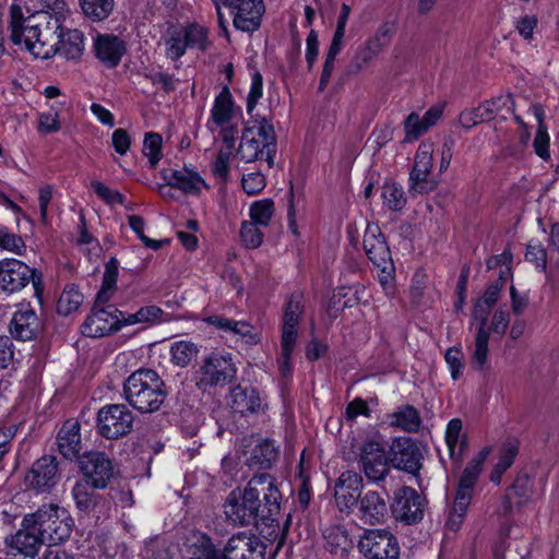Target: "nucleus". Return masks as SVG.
Wrapping results in <instances>:
<instances>
[{"label": "nucleus", "mask_w": 559, "mask_h": 559, "mask_svg": "<svg viewBox=\"0 0 559 559\" xmlns=\"http://www.w3.org/2000/svg\"><path fill=\"white\" fill-rule=\"evenodd\" d=\"M263 495L264 508L272 515L280 510L281 492L275 479L267 474L254 476L243 489L233 490L225 500L224 514L235 525H250L255 522Z\"/></svg>", "instance_id": "1"}, {"label": "nucleus", "mask_w": 559, "mask_h": 559, "mask_svg": "<svg viewBox=\"0 0 559 559\" xmlns=\"http://www.w3.org/2000/svg\"><path fill=\"white\" fill-rule=\"evenodd\" d=\"M25 16L17 4L10 8V38L13 44L23 46L26 51L38 59H49L55 56V35L61 28L43 12L27 11Z\"/></svg>", "instance_id": "2"}, {"label": "nucleus", "mask_w": 559, "mask_h": 559, "mask_svg": "<svg viewBox=\"0 0 559 559\" xmlns=\"http://www.w3.org/2000/svg\"><path fill=\"white\" fill-rule=\"evenodd\" d=\"M126 400L141 413H154L160 408L166 399L165 383L152 369H139L124 382Z\"/></svg>", "instance_id": "3"}, {"label": "nucleus", "mask_w": 559, "mask_h": 559, "mask_svg": "<svg viewBox=\"0 0 559 559\" xmlns=\"http://www.w3.org/2000/svg\"><path fill=\"white\" fill-rule=\"evenodd\" d=\"M43 544L56 545L67 540L73 530L74 521L69 512L57 504L43 506L27 513Z\"/></svg>", "instance_id": "4"}, {"label": "nucleus", "mask_w": 559, "mask_h": 559, "mask_svg": "<svg viewBox=\"0 0 559 559\" xmlns=\"http://www.w3.org/2000/svg\"><path fill=\"white\" fill-rule=\"evenodd\" d=\"M501 286L492 284L486 288L483 296L475 302L472 313V325L476 324V334L471 348V364L476 370H484L488 360L487 318L491 308L499 299Z\"/></svg>", "instance_id": "5"}, {"label": "nucleus", "mask_w": 559, "mask_h": 559, "mask_svg": "<svg viewBox=\"0 0 559 559\" xmlns=\"http://www.w3.org/2000/svg\"><path fill=\"white\" fill-rule=\"evenodd\" d=\"M237 366L234 356L226 352H214L204 356L194 371L195 385L207 390L224 386L234 381Z\"/></svg>", "instance_id": "6"}, {"label": "nucleus", "mask_w": 559, "mask_h": 559, "mask_svg": "<svg viewBox=\"0 0 559 559\" xmlns=\"http://www.w3.org/2000/svg\"><path fill=\"white\" fill-rule=\"evenodd\" d=\"M239 112L229 88L224 86L214 99L207 128L212 132H218L223 139H228V136L235 139Z\"/></svg>", "instance_id": "7"}, {"label": "nucleus", "mask_w": 559, "mask_h": 559, "mask_svg": "<svg viewBox=\"0 0 559 559\" xmlns=\"http://www.w3.org/2000/svg\"><path fill=\"white\" fill-rule=\"evenodd\" d=\"M275 134L272 124L263 120L245 130L238 147V156L245 163L263 157L265 150L274 144Z\"/></svg>", "instance_id": "8"}, {"label": "nucleus", "mask_w": 559, "mask_h": 559, "mask_svg": "<svg viewBox=\"0 0 559 559\" xmlns=\"http://www.w3.org/2000/svg\"><path fill=\"white\" fill-rule=\"evenodd\" d=\"M433 152L435 145L432 142L424 141L419 144L414 156L413 168L409 173L411 191L424 194L436 189L438 181L431 175Z\"/></svg>", "instance_id": "9"}, {"label": "nucleus", "mask_w": 559, "mask_h": 559, "mask_svg": "<svg viewBox=\"0 0 559 559\" xmlns=\"http://www.w3.org/2000/svg\"><path fill=\"white\" fill-rule=\"evenodd\" d=\"M133 414L123 404H111L102 407L97 415L98 432L107 439H117L132 430Z\"/></svg>", "instance_id": "10"}, {"label": "nucleus", "mask_w": 559, "mask_h": 559, "mask_svg": "<svg viewBox=\"0 0 559 559\" xmlns=\"http://www.w3.org/2000/svg\"><path fill=\"white\" fill-rule=\"evenodd\" d=\"M359 461L369 480H382L389 472L388 459L380 436L362 442L359 448Z\"/></svg>", "instance_id": "11"}, {"label": "nucleus", "mask_w": 559, "mask_h": 559, "mask_svg": "<svg viewBox=\"0 0 559 559\" xmlns=\"http://www.w3.org/2000/svg\"><path fill=\"white\" fill-rule=\"evenodd\" d=\"M265 544L254 534L239 532L231 535L217 559H264Z\"/></svg>", "instance_id": "12"}, {"label": "nucleus", "mask_w": 559, "mask_h": 559, "mask_svg": "<svg viewBox=\"0 0 559 559\" xmlns=\"http://www.w3.org/2000/svg\"><path fill=\"white\" fill-rule=\"evenodd\" d=\"M359 549L367 559H397L400 554L395 537L382 530L366 531Z\"/></svg>", "instance_id": "13"}, {"label": "nucleus", "mask_w": 559, "mask_h": 559, "mask_svg": "<svg viewBox=\"0 0 559 559\" xmlns=\"http://www.w3.org/2000/svg\"><path fill=\"white\" fill-rule=\"evenodd\" d=\"M4 545L10 555L35 558L44 544L28 518L24 515L20 528L4 538Z\"/></svg>", "instance_id": "14"}, {"label": "nucleus", "mask_w": 559, "mask_h": 559, "mask_svg": "<svg viewBox=\"0 0 559 559\" xmlns=\"http://www.w3.org/2000/svg\"><path fill=\"white\" fill-rule=\"evenodd\" d=\"M421 451L414 440L399 437L392 441L390 461L392 465L411 474H416L421 467Z\"/></svg>", "instance_id": "15"}, {"label": "nucleus", "mask_w": 559, "mask_h": 559, "mask_svg": "<svg viewBox=\"0 0 559 559\" xmlns=\"http://www.w3.org/2000/svg\"><path fill=\"white\" fill-rule=\"evenodd\" d=\"M121 313L112 307L94 308L81 326V332L87 337H103L122 326Z\"/></svg>", "instance_id": "16"}, {"label": "nucleus", "mask_w": 559, "mask_h": 559, "mask_svg": "<svg viewBox=\"0 0 559 559\" xmlns=\"http://www.w3.org/2000/svg\"><path fill=\"white\" fill-rule=\"evenodd\" d=\"M393 516L402 522L416 523L423 519V502L417 491L403 486L394 492L391 506Z\"/></svg>", "instance_id": "17"}, {"label": "nucleus", "mask_w": 559, "mask_h": 559, "mask_svg": "<svg viewBox=\"0 0 559 559\" xmlns=\"http://www.w3.org/2000/svg\"><path fill=\"white\" fill-rule=\"evenodd\" d=\"M81 471L86 483L94 488H105L112 476L110 460L100 452H88L80 460Z\"/></svg>", "instance_id": "18"}, {"label": "nucleus", "mask_w": 559, "mask_h": 559, "mask_svg": "<svg viewBox=\"0 0 559 559\" xmlns=\"http://www.w3.org/2000/svg\"><path fill=\"white\" fill-rule=\"evenodd\" d=\"M33 276V270L16 259L0 262V288L9 294L20 292Z\"/></svg>", "instance_id": "19"}, {"label": "nucleus", "mask_w": 559, "mask_h": 559, "mask_svg": "<svg viewBox=\"0 0 559 559\" xmlns=\"http://www.w3.org/2000/svg\"><path fill=\"white\" fill-rule=\"evenodd\" d=\"M230 9L235 27L242 32L258 29L265 11L263 0H237Z\"/></svg>", "instance_id": "20"}, {"label": "nucleus", "mask_w": 559, "mask_h": 559, "mask_svg": "<svg viewBox=\"0 0 559 559\" xmlns=\"http://www.w3.org/2000/svg\"><path fill=\"white\" fill-rule=\"evenodd\" d=\"M58 480V465L52 456H43L38 459L25 476L27 486L44 491L50 489Z\"/></svg>", "instance_id": "21"}, {"label": "nucleus", "mask_w": 559, "mask_h": 559, "mask_svg": "<svg viewBox=\"0 0 559 559\" xmlns=\"http://www.w3.org/2000/svg\"><path fill=\"white\" fill-rule=\"evenodd\" d=\"M362 487L361 476L352 471L341 474L334 486V498L341 511L350 509L356 502Z\"/></svg>", "instance_id": "22"}, {"label": "nucleus", "mask_w": 559, "mask_h": 559, "mask_svg": "<svg viewBox=\"0 0 559 559\" xmlns=\"http://www.w3.org/2000/svg\"><path fill=\"white\" fill-rule=\"evenodd\" d=\"M166 186L176 188L186 194H199L206 188L205 181L192 169L166 168L162 170Z\"/></svg>", "instance_id": "23"}, {"label": "nucleus", "mask_w": 559, "mask_h": 559, "mask_svg": "<svg viewBox=\"0 0 559 559\" xmlns=\"http://www.w3.org/2000/svg\"><path fill=\"white\" fill-rule=\"evenodd\" d=\"M38 326L36 312L28 304H21L11 319L10 333L19 341H29L36 335Z\"/></svg>", "instance_id": "24"}, {"label": "nucleus", "mask_w": 559, "mask_h": 559, "mask_svg": "<svg viewBox=\"0 0 559 559\" xmlns=\"http://www.w3.org/2000/svg\"><path fill=\"white\" fill-rule=\"evenodd\" d=\"M96 57L107 67H116L126 52V44L112 34H98L94 38Z\"/></svg>", "instance_id": "25"}, {"label": "nucleus", "mask_w": 559, "mask_h": 559, "mask_svg": "<svg viewBox=\"0 0 559 559\" xmlns=\"http://www.w3.org/2000/svg\"><path fill=\"white\" fill-rule=\"evenodd\" d=\"M58 40H55V55L67 60H78L84 51L83 33L76 28H64L63 24L58 29Z\"/></svg>", "instance_id": "26"}, {"label": "nucleus", "mask_w": 559, "mask_h": 559, "mask_svg": "<svg viewBox=\"0 0 559 559\" xmlns=\"http://www.w3.org/2000/svg\"><path fill=\"white\" fill-rule=\"evenodd\" d=\"M364 249L368 259L373 265L391 261V252L380 230L376 224H368L364 235Z\"/></svg>", "instance_id": "27"}, {"label": "nucleus", "mask_w": 559, "mask_h": 559, "mask_svg": "<svg viewBox=\"0 0 559 559\" xmlns=\"http://www.w3.org/2000/svg\"><path fill=\"white\" fill-rule=\"evenodd\" d=\"M230 407L241 415L255 414L264 408L263 399L253 388H234L230 392Z\"/></svg>", "instance_id": "28"}, {"label": "nucleus", "mask_w": 559, "mask_h": 559, "mask_svg": "<svg viewBox=\"0 0 559 559\" xmlns=\"http://www.w3.org/2000/svg\"><path fill=\"white\" fill-rule=\"evenodd\" d=\"M206 321L217 329L238 335L248 345H257L261 342L260 332L247 321H236L219 316L210 317Z\"/></svg>", "instance_id": "29"}, {"label": "nucleus", "mask_w": 559, "mask_h": 559, "mask_svg": "<svg viewBox=\"0 0 559 559\" xmlns=\"http://www.w3.org/2000/svg\"><path fill=\"white\" fill-rule=\"evenodd\" d=\"M59 452L68 460L79 456L82 449L80 424L75 420H67L60 428L57 436Z\"/></svg>", "instance_id": "30"}, {"label": "nucleus", "mask_w": 559, "mask_h": 559, "mask_svg": "<svg viewBox=\"0 0 559 559\" xmlns=\"http://www.w3.org/2000/svg\"><path fill=\"white\" fill-rule=\"evenodd\" d=\"M361 520L367 524H378L388 514L385 499L377 491H367L359 501Z\"/></svg>", "instance_id": "31"}, {"label": "nucleus", "mask_w": 559, "mask_h": 559, "mask_svg": "<svg viewBox=\"0 0 559 559\" xmlns=\"http://www.w3.org/2000/svg\"><path fill=\"white\" fill-rule=\"evenodd\" d=\"M392 35L393 27L388 23L382 24L359 49L357 59L365 64L373 60L389 45Z\"/></svg>", "instance_id": "32"}, {"label": "nucleus", "mask_w": 559, "mask_h": 559, "mask_svg": "<svg viewBox=\"0 0 559 559\" xmlns=\"http://www.w3.org/2000/svg\"><path fill=\"white\" fill-rule=\"evenodd\" d=\"M185 546L191 559H217L215 546L212 539L203 532L192 531L186 537Z\"/></svg>", "instance_id": "33"}, {"label": "nucleus", "mask_w": 559, "mask_h": 559, "mask_svg": "<svg viewBox=\"0 0 559 559\" xmlns=\"http://www.w3.org/2000/svg\"><path fill=\"white\" fill-rule=\"evenodd\" d=\"M388 423L391 427L403 431L417 432L421 426V418L414 406L404 405L388 415Z\"/></svg>", "instance_id": "34"}, {"label": "nucleus", "mask_w": 559, "mask_h": 559, "mask_svg": "<svg viewBox=\"0 0 559 559\" xmlns=\"http://www.w3.org/2000/svg\"><path fill=\"white\" fill-rule=\"evenodd\" d=\"M462 428V421L453 418L448 423L444 435L449 455L456 463L461 461L466 448V439Z\"/></svg>", "instance_id": "35"}, {"label": "nucleus", "mask_w": 559, "mask_h": 559, "mask_svg": "<svg viewBox=\"0 0 559 559\" xmlns=\"http://www.w3.org/2000/svg\"><path fill=\"white\" fill-rule=\"evenodd\" d=\"M490 453L489 448L483 449L464 468L457 486V491L473 496L474 486L479 477L483 464Z\"/></svg>", "instance_id": "36"}, {"label": "nucleus", "mask_w": 559, "mask_h": 559, "mask_svg": "<svg viewBox=\"0 0 559 559\" xmlns=\"http://www.w3.org/2000/svg\"><path fill=\"white\" fill-rule=\"evenodd\" d=\"M122 325L155 324L164 320V311L157 306L141 307L134 313H119Z\"/></svg>", "instance_id": "37"}, {"label": "nucleus", "mask_w": 559, "mask_h": 559, "mask_svg": "<svg viewBox=\"0 0 559 559\" xmlns=\"http://www.w3.org/2000/svg\"><path fill=\"white\" fill-rule=\"evenodd\" d=\"M199 352L198 345L191 341H176L171 343L169 348L170 360L174 365L183 368L197 358Z\"/></svg>", "instance_id": "38"}, {"label": "nucleus", "mask_w": 559, "mask_h": 559, "mask_svg": "<svg viewBox=\"0 0 559 559\" xmlns=\"http://www.w3.org/2000/svg\"><path fill=\"white\" fill-rule=\"evenodd\" d=\"M37 9L33 12H43L53 20L55 24H63L71 15V10L67 0H36Z\"/></svg>", "instance_id": "39"}, {"label": "nucleus", "mask_w": 559, "mask_h": 559, "mask_svg": "<svg viewBox=\"0 0 559 559\" xmlns=\"http://www.w3.org/2000/svg\"><path fill=\"white\" fill-rule=\"evenodd\" d=\"M326 549L336 555L346 554L352 547V540L341 526H331L324 531Z\"/></svg>", "instance_id": "40"}, {"label": "nucleus", "mask_w": 559, "mask_h": 559, "mask_svg": "<svg viewBox=\"0 0 559 559\" xmlns=\"http://www.w3.org/2000/svg\"><path fill=\"white\" fill-rule=\"evenodd\" d=\"M519 452V447L516 441H508L502 445L499 460L495 465L490 480L495 484H500L502 475L504 472L511 467L514 459L516 457Z\"/></svg>", "instance_id": "41"}, {"label": "nucleus", "mask_w": 559, "mask_h": 559, "mask_svg": "<svg viewBox=\"0 0 559 559\" xmlns=\"http://www.w3.org/2000/svg\"><path fill=\"white\" fill-rule=\"evenodd\" d=\"M82 12L92 21L106 20L112 12L114 0H79Z\"/></svg>", "instance_id": "42"}, {"label": "nucleus", "mask_w": 559, "mask_h": 559, "mask_svg": "<svg viewBox=\"0 0 559 559\" xmlns=\"http://www.w3.org/2000/svg\"><path fill=\"white\" fill-rule=\"evenodd\" d=\"M235 139L228 136L223 139V146L221 147L216 159L213 164L212 170L216 178L226 181L229 174V163L234 153Z\"/></svg>", "instance_id": "43"}, {"label": "nucleus", "mask_w": 559, "mask_h": 559, "mask_svg": "<svg viewBox=\"0 0 559 559\" xmlns=\"http://www.w3.org/2000/svg\"><path fill=\"white\" fill-rule=\"evenodd\" d=\"M275 206L272 199H261L252 202L249 206L250 222L262 227H267L274 215Z\"/></svg>", "instance_id": "44"}, {"label": "nucleus", "mask_w": 559, "mask_h": 559, "mask_svg": "<svg viewBox=\"0 0 559 559\" xmlns=\"http://www.w3.org/2000/svg\"><path fill=\"white\" fill-rule=\"evenodd\" d=\"M472 497L469 493H462L456 491L452 510L449 513L447 527L450 531H457L465 518L468 506L471 504Z\"/></svg>", "instance_id": "45"}, {"label": "nucleus", "mask_w": 559, "mask_h": 559, "mask_svg": "<svg viewBox=\"0 0 559 559\" xmlns=\"http://www.w3.org/2000/svg\"><path fill=\"white\" fill-rule=\"evenodd\" d=\"M486 109L488 120H492L496 116L506 118L504 114H511L514 109V100L511 94L496 96L480 104Z\"/></svg>", "instance_id": "46"}, {"label": "nucleus", "mask_w": 559, "mask_h": 559, "mask_svg": "<svg viewBox=\"0 0 559 559\" xmlns=\"http://www.w3.org/2000/svg\"><path fill=\"white\" fill-rule=\"evenodd\" d=\"M118 277V266L117 261L111 259L109 263H107L104 275L103 283L99 292L97 293V302L105 304L109 301L116 290Z\"/></svg>", "instance_id": "47"}, {"label": "nucleus", "mask_w": 559, "mask_h": 559, "mask_svg": "<svg viewBox=\"0 0 559 559\" xmlns=\"http://www.w3.org/2000/svg\"><path fill=\"white\" fill-rule=\"evenodd\" d=\"M82 301L83 295L81 292L74 286H69L63 289L58 299L57 311L61 316H69L79 310Z\"/></svg>", "instance_id": "48"}, {"label": "nucleus", "mask_w": 559, "mask_h": 559, "mask_svg": "<svg viewBox=\"0 0 559 559\" xmlns=\"http://www.w3.org/2000/svg\"><path fill=\"white\" fill-rule=\"evenodd\" d=\"M382 199L384 204L392 211H400L406 204L404 189L397 182H385L383 185Z\"/></svg>", "instance_id": "49"}, {"label": "nucleus", "mask_w": 559, "mask_h": 559, "mask_svg": "<svg viewBox=\"0 0 559 559\" xmlns=\"http://www.w3.org/2000/svg\"><path fill=\"white\" fill-rule=\"evenodd\" d=\"M260 225L250 221H245L240 226V240L242 245L249 249L259 248L264 238V234L261 231Z\"/></svg>", "instance_id": "50"}, {"label": "nucleus", "mask_w": 559, "mask_h": 559, "mask_svg": "<svg viewBox=\"0 0 559 559\" xmlns=\"http://www.w3.org/2000/svg\"><path fill=\"white\" fill-rule=\"evenodd\" d=\"M162 135L156 132H148L145 134L143 142V154L147 157L148 164L154 168L160 160L162 154Z\"/></svg>", "instance_id": "51"}, {"label": "nucleus", "mask_w": 559, "mask_h": 559, "mask_svg": "<svg viewBox=\"0 0 559 559\" xmlns=\"http://www.w3.org/2000/svg\"><path fill=\"white\" fill-rule=\"evenodd\" d=\"M128 223L130 228L138 235V237L142 240L145 247L156 251L160 249L163 245L169 243V239L155 240L145 236V221L143 219V217L139 215H129Z\"/></svg>", "instance_id": "52"}, {"label": "nucleus", "mask_w": 559, "mask_h": 559, "mask_svg": "<svg viewBox=\"0 0 559 559\" xmlns=\"http://www.w3.org/2000/svg\"><path fill=\"white\" fill-rule=\"evenodd\" d=\"M90 486L87 483H78L72 489L75 503L82 511H90L96 506V496L90 490Z\"/></svg>", "instance_id": "53"}, {"label": "nucleus", "mask_w": 559, "mask_h": 559, "mask_svg": "<svg viewBox=\"0 0 559 559\" xmlns=\"http://www.w3.org/2000/svg\"><path fill=\"white\" fill-rule=\"evenodd\" d=\"M188 47L182 29H176L166 40V55L171 60H178L185 55Z\"/></svg>", "instance_id": "54"}, {"label": "nucleus", "mask_w": 559, "mask_h": 559, "mask_svg": "<svg viewBox=\"0 0 559 559\" xmlns=\"http://www.w3.org/2000/svg\"><path fill=\"white\" fill-rule=\"evenodd\" d=\"M181 29L185 34L189 47L198 48L201 50H204L207 47V31L205 27L198 24H191Z\"/></svg>", "instance_id": "55"}, {"label": "nucleus", "mask_w": 559, "mask_h": 559, "mask_svg": "<svg viewBox=\"0 0 559 559\" xmlns=\"http://www.w3.org/2000/svg\"><path fill=\"white\" fill-rule=\"evenodd\" d=\"M304 310V306L299 298H292L285 308L283 318V328L297 329Z\"/></svg>", "instance_id": "56"}, {"label": "nucleus", "mask_w": 559, "mask_h": 559, "mask_svg": "<svg viewBox=\"0 0 559 559\" xmlns=\"http://www.w3.org/2000/svg\"><path fill=\"white\" fill-rule=\"evenodd\" d=\"M423 122L420 116L416 112L407 116L404 121L405 141L413 142L428 131V128Z\"/></svg>", "instance_id": "57"}, {"label": "nucleus", "mask_w": 559, "mask_h": 559, "mask_svg": "<svg viewBox=\"0 0 559 559\" xmlns=\"http://www.w3.org/2000/svg\"><path fill=\"white\" fill-rule=\"evenodd\" d=\"M0 248L16 254H22L26 247L20 236L10 233L4 227H0Z\"/></svg>", "instance_id": "58"}, {"label": "nucleus", "mask_w": 559, "mask_h": 559, "mask_svg": "<svg viewBox=\"0 0 559 559\" xmlns=\"http://www.w3.org/2000/svg\"><path fill=\"white\" fill-rule=\"evenodd\" d=\"M463 358L464 355L459 347L453 346L445 352L444 359L454 380L459 379L462 374L464 367Z\"/></svg>", "instance_id": "59"}, {"label": "nucleus", "mask_w": 559, "mask_h": 559, "mask_svg": "<svg viewBox=\"0 0 559 559\" xmlns=\"http://www.w3.org/2000/svg\"><path fill=\"white\" fill-rule=\"evenodd\" d=\"M460 124L465 129H471L478 123L489 121L486 116V109L479 105L476 108L463 110L459 117Z\"/></svg>", "instance_id": "60"}, {"label": "nucleus", "mask_w": 559, "mask_h": 559, "mask_svg": "<svg viewBox=\"0 0 559 559\" xmlns=\"http://www.w3.org/2000/svg\"><path fill=\"white\" fill-rule=\"evenodd\" d=\"M510 322L509 313L506 310L497 309L489 322L487 323V334L492 333L493 335L503 336Z\"/></svg>", "instance_id": "61"}, {"label": "nucleus", "mask_w": 559, "mask_h": 559, "mask_svg": "<svg viewBox=\"0 0 559 559\" xmlns=\"http://www.w3.org/2000/svg\"><path fill=\"white\" fill-rule=\"evenodd\" d=\"M61 128L57 112H41L37 117V130L39 133L49 134L58 132Z\"/></svg>", "instance_id": "62"}, {"label": "nucleus", "mask_w": 559, "mask_h": 559, "mask_svg": "<svg viewBox=\"0 0 559 559\" xmlns=\"http://www.w3.org/2000/svg\"><path fill=\"white\" fill-rule=\"evenodd\" d=\"M92 188L94 192L108 205H116L123 203V195L117 191L111 190L100 181H93Z\"/></svg>", "instance_id": "63"}, {"label": "nucleus", "mask_w": 559, "mask_h": 559, "mask_svg": "<svg viewBox=\"0 0 559 559\" xmlns=\"http://www.w3.org/2000/svg\"><path fill=\"white\" fill-rule=\"evenodd\" d=\"M265 178L259 171L242 176V188L248 195L260 193L265 188Z\"/></svg>", "instance_id": "64"}]
</instances>
